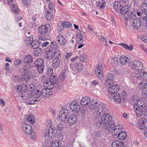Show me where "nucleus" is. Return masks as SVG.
<instances>
[{"label": "nucleus", "mask_w": 147, "mask_h": 147, "mask_svg": "<svg viewBox=\"0 0 147 147\" xmlns=\"http://www.w3.org/2000/svg\"><path fill=\"white\" fill-rule=\"evenodd\" d=\"M95 105H89V108L94 111L93 114V117L95 119H97L101 117V121H98L96 123L97 129L99 127H103L105 124L111 123L112 121V117L107 113L108 111L106 106L102 103L98 104L95 102Z\"/></svg>", "instance_id": "obj_1"}, {"label": "nucleus", "mask_w": 147, "mask_h": 147, "mask_svg": "<svg viewBox=\"0 0 147 147\" xmlns=\"http://www.w3.org/2000/svg\"><path fill=\"white\" fill-rule=\"evenodd\" d=\"M41 91L37 89L33 90L31 92V94L26 93L21 96V98L22 99L27 100L26 103L28 104H34L39 101L41 98Z\"/></svg>", "instance_id": "obj_2"}, {"label": "nucleus", "mask_w": 147, "mask_h": 147, "mask_svg": "<svg viewBox=\"0 0 147 147\" xmlns=\"http://www.w3.org/2000/svg\"><path fill=\"white\" fill-rule=\"evenodd\" d=\"M56 54L52 61L53 67L55 69H57L60 66V60L61 59V52H59Z\"/></svg>", "instance_id": "obj_3"}, {"label": "nucleus", "mask_w": 147, "mask_h": 147, "mask_svg": "<svg viewBox=\"0 0 147 147\" xmlns=\"http://www.w3.org/2000/svg\"><path fill=\"white\" fill-rule=\"evenodd\" d=\"M131 69L137 71H140L143 68L142 62L139 60L133 61L130 65Z\"/></svg>", "instance_id": "obj_4"}, {"label": "nucleus", "mask_w": 147, "mask_h": 147, "mask_svg": "<svg viewBox=\"0 0 147 147\" xmlns=\"http://www.w3.org/2000/svg\"><path fill=\"white\" fill-rule=\"evenodd\" d=\"M43 64V60L41 58L37 59L34 62L35 65L37 67V69L39 74H42L44 68Z\"/></svg>", "instance_id": "obj_5"}, {"label": "nucleus", "mask_w": 147, "mask_h": 147, "mask_svg": "<svg viewBox=\"0 0 147 147\" xmlns=\"http://www.w3.org/2000/svg\"><path fill=\"white\" fill-rule=\"evenodd\" d=\"M15 89L19 93L21 94V97L22 95L24 96V94H26V93H28L26 92L28 87L26 84L17 85L15 86Z\"/></svg>", "instance_id": "obj_6"}, {"label": "nucleus", "mask_w": 147, "mask_h": 147, "mask_svg": "<svg viewBox=\"0 0 147 147\" xmlns=\"http://www.w3.org/2000/svg\"><path fill=\"white\" fill-rule=\"evenodd\" d=\"M44 132L43 135L45 137L48 136L49 138L52 139L55 137L56 131L53 128H47L43 131Z\"/></svg>", "instance_id": "obj_7"}, {"label": "nucleus", "mask_w": 147, "mask_h": 147, "mask_svg": "<svg viewBox=\"0 0 147 147\" xmlns=\"http://www.w3.org/2000/svg\"><path fill=\"white\" fill-rule=\"evenodd\" d=\"M61 52L59 51H53L51 49H49L45 52V57L47 59L49 60L52 59L54 56L57 55L56 53Z\"/></svg>", "instance_id": "obj_8"}, {"label": "nucleus", "mask_w": 147, "mask_h": 147, "mask_svg": "<svg viewBox=\"0 0 147 147\" xmlns=\"http://www.w3.org/2000/svg\"><path fill=\"white\" fill-rule=\"evenodd\" d=\"M142 18L140 17L136 18L135 19L132 23V26L135 29H138L141 26H145L144 24H142L143 20H142Z\"/></svg>", "instance_id": "obj_9"}, {"label": "nucleus", "mask_w": 147, "mask_h": 147, "mask_svg": "<svg viewBox=\"0 0 147 147\" xmlns=\"http://www.w3.org/2000/svg\"><path fill=\"white\" fill-rule=\"evenodd\" d=\"M108 87L109 88L108 89V92L111 95H113L116 94L115 93H117V92L119 90V86L116 84L114 85H112V86L109 85Z\"/></svg>", "instance_id": "obj_10"}, {"label": "nucleus", "mask_w": 147, "mask_h": 147, "mask_svg": "<svg viewBox=\"0 0 147 147\" xmlns=\"http://www.w3.org/2000/svg\"><path fill=\"white\" fill-rule=\"evenodd\" d=\"M69 114L68 110L65 109H63L59 113V118L61 121H64L67 119L66 117Z\"/></svg>", "instance_id": "obj_11"}, {"label": "nucleus", "mask_w": 147, "mask_h": 147, "mask_svg": "<svg viewBox=\"0 0 147 147\" xmlns=\"http://www.w3.org/2000/svg\"><path fill=\"white\" fill-rule=\"evenodd\" d=\"M115 77L112 73L108 74L106 78V82L109 83L110 85H114L115 82L114 80Z\"/></svg>", "instance_id": "obj_12"}, {"label": "nucleus", "mask_w": 147, "mask_h": 147, "mask_svg": "<svg viewBox=\"0 0 147 147\" xmlns=\"http://www.w3.org/2000/svg\"><path fill=\"white\" fill-rule=\"evenodd\" d=\"M70 107L72 111L76 113L78 112L80 110V107L79 105L75 101H72L70 103Z\"/></svg>", "instance_id": "obj_13"}, {"label": "nucleus", "mask_w": 147, "mask_h": 147, "mask_svg": "<svg viewBox=\"0 0 147 147\" xmlns=\"http://www.w3.org/2000/svg\"><path fill=\"white\" fill-rule=\"evenodd\" d=\"M123 128V126L119 124H116L112 132L114 135L118 136L119 134L122 131Z\"/></svg>", "instance_id": "obj_14"}, {"label": "nucleus", "mask_w": 147, "mask_h": 147, "mask_svg": "<svg viewBox=\"0 0 147 147\" xmlns=\"http://www.w3.org/2000/svg\"><path fill=\"white\" fill-rule=\"evenodd\" d=\"M22 129L24 133L27 135L29 134L31 131H32V126L27 123L23 124L22 126Z\"/></svg>", "instance_id": "obj_15"}, {"label": "nucleus", "mask_w": 147, "mask_h": 147, "mask_svg": "<svg viewBox=\"0 0 147 147\" xmlns=\"http://www.w3.org/2000/svg\"><path fill=\"white\" fill-rule=\"evenodd\" d=\"M116 124H115V123L112 122V121L111 123L105 124L104 125V127H99V128H100L102 129H105L109 131H112V130H113Z\"/></svg>", "instance_id": "obj_16"}, {"label": "nucleus", "mask_w": 147, "mask_h": 147, "mask_svg": "<svg viewBox=\"0 0 147 147\" xmlns=\"http://www.w3.org/2000/svg\"><path fill=\"white\" fill-rule=\"evenodd\" d=\"M109 97L110 98L113 99L115 101L118 103H120L121 100L120 95L119 93H117L113 95L109 94Z\"/></svg>", "instance_id": "obj_17"}, {"label": "nucleus", "mask_w": 147, "mask_h": 147, "mask_svg": "<svg viewBox=\"0 0 147 147\" xmlns=\"http://www.w3.org/2000/svg\"><path fill=\"white\" fill-rule=\"evenodd\" d=\"M134 108L138 117H140L142 114H143V108L138 106V105H136V104H134Z\"/></svg>", "instance_id": "obj_18"}, {"label": "nucleus", "mask_w": 147, "mask_h": 147, "mask_svg": "<svg viewBox=\"0 0 147 147\" xmlns=\"http://www.w3.org/2000/svg\"><path fill=\"white\" fill-rule=\"evenodd\" d=\"M56 40L58 43L61 46H63L66 42L65 38L61 34H59L57 36Z\"/></svg>", "instance_id": "obj_19"}, {"label": "nucleus", "mask_w": 147, "mask_h": 147, "mask_svg": "<svg viewBox=\"0 0 147 147\" xmlns=\"http://www.w3.org/2000/svg\"><path fill=\"white\" fill-rule=\"evenodd\" d=\"M78 120L77 116L74 114L71 115L68 117V123L70 125L75 123Z\"/></svg>", "instance_id": "obj_20"}, {"label": "nucleus", "mask_w": 147, "mask_h": 147, "mask_svg": "<svg viewBox=\"0 0 147 147\" xmlns=\"http://www.w3.org/2000/svg\"><path fill=\"white\" fill-rule=\"evenodd\" d=\"M138 87L140 90H142V94L147 96V83L144 84L140 82Z\"/></svg>", "instance_id": "obj_21"}, {"label": "nucleus", "mask_w": 147, "mask_h": 147, "mask_svg": "<svg viewBox=\"0 0 147 147\" xmlns=\"http://www.w3.org/2000/svg\"><path fill=\"white\" fill-rule=\"evenodd\" d=\"M30 38L31 39L29 43L31 45L32 48L34 49H36L37 50L39 49V44L38 41L33 40V39L31 38V37Z\"/></svg>", "instance_id": "obj_22"}, {"label": "nucleus", "mask_w": 147, "mask_h": 147, "mask_svg": "<svg viewBox=\"0 0 147 147\" xmlns=\"http://www.w3.org/2000/svg\"><path fill=\"white\" fill-rule=\"evenodd\" d=\"M49 28L46 25H42L38 28V32L40 34H44L47 33Z\"/></svg>", "instance_id": "obj_23"}, {"label": "nucleus", "mask_w": 147, "mask_h": 147, "mask_svg": "<svg viewBox=\"0 0 147 147\" xmlns=\"http://www.w3.org/2000/svg\"><path fill=\"white\" fill-rule=\"evenodd\" d=\"M90 102V98L89 97L84 96L80 100V104L83 106L87 105Z\"/></svg>", "instance_id": "obj_24"}, {"label": "nucleus", "mask_w": 147, "mask_h": 147, "mask_svg": "<svg viewBox=\"0 0 147 147\" xmlns=\"http://www.w3.org/2000/svg\"><path fill=\"white\" fill-rule=\"evenodd\" d=\"M52 92L50 90L47 88H44L41 91V94L42 96L48 97L52 94Z\"/></svg>", "instance_id": "obj_25"}, {"label": "nucleus", "mask_w": 147, "mask_h": 147, "mask_svg": "<svg viewBox=\"0 0 147 147\" xmlns=\"http://www.w3.org/2000/svg\"><path fill=\"white\" fill-rule=\"evenodd\" d=\"M138 16L142 18V20H143L142 24H144L145 26L147 23V14L146 13H140V12H138L137 13Z\"/></svg>", "instance_id": "obj_26"}, {"label": "nucleus", "mask_w": 147, "mask_h": 147, "mask_svg": "<svg viewBox=\"0 0 147 147\" xmlns=\"http://www.w3.org/2000/svg\"><path fill=\"white\" fill-rule=\"evenodd\" d=\"M135 14L131 11H129L124 14V18L123 19L126 21L130 20L135 16Z\"/></svg>", "instance_id": "obj_27"}, {"label": "nucleus", "mask_w": 147, "mask_h": 147, "mask_svg": "<svg viewBox=\"0 0 147 147\" xmlns=\"http://www.w3.org/2000/svg\"><path fill=\"white\" fill-rule=\"evenodd\" d=\"M146 100L144 99L140 98L138 100L136 105H138V106L143 108L146 106Z\"/></svg>", "instance_id": "obj_28"}, {"label": "nucleus", "mask_w": 147, "mask_h": 147, "mask_svg": "<svg viewBox=\"0 0 147 147\" xmlns=\"http://www.w3.org/2000/svg\"><path fill=\"white\" fill-rule=\"evenodd\" d=\"M113 7L117 12L120 11V12L122 7V6L121 3L118 1H116L114 3Z\"/></svg>", "instance_id": "obj_29"}, {"label": "nucleus", "mask_w": 147, "mask_h": 147, "mask_svg": "<svg viewBox=\"0 0 147 147\" xmlns=\"http://www.w3.org/2000/svg\"><path fill=\"white\" fill-rule=\"evenodd\" d=\"M32 77L30 75L24 73L21 76V81H25L27 83L28 82V80L31 79Z\"/></svg>", "instance_id": "obj_30"}, {"label": "nucleus", "mask_w": 147, "mask_h": 147, "mask_svg": "<svg viewBox=\"0 0 147 147\" xmlns=\"http://www.w3.org/2000/svg\"><path fill=\"white\" fill-rule=\"evenodd\" d=\"M33 58L30 55L26 56L24 59V63L30 64L33 62Z\"/></svg>", "instance_id": "obj_31"}, {"label": "nucleus", "mask_w": 147, "mask_h": 147, "mask_svg": "<svg viewBox=\"0 0 147 147\" xmlns=\"http://www.w3.org/2000/svg\"><path fill=\"white\" fill-rule=\"evenodd\" d=\"M130 6L126 5L122 7L120 13L122 14H125L129 11Z\"/></svg>", "instance_id": "obj_32"}, {"label": "nucleus", "mask_w": 147, "mask_h": 147, "mask_svg": "<svg viewBox=\"0 0 147 147\" xmlns=\"http://www.w3.org/2000/svg\"><path fill=\"white\" fill-rule=\"evenodd\" d=\"M75 71L77 72H81L84 69L83 65L80 63H76L75 65Z\"/></svg>", "instance_id": "obj_33"}, {"label": "nucleus", "mask_w": 147, "mask_h": 147, "mask_svg": "<svg viewBox=\"0 0 147 147\" xmlns=\"http://www.w3.org/2000/svg\"><path fill=\"white\" fill-rule=\"evenodd\" d=\"M123 144L122 142L115 140L112 142V147H122L123 146Z\"/></svg>", "instance_id": "obj_34"}, {"label": "nucleus", "mask_w": 147, "mask_h": 147, "mask_svg": "<svg viewBox=\"0 0 147 147\" xmlns=\"http://www.w3.org/2000/svg\"><path fill=\"white\" fill-rule=\"evenodd\" d=\"M119 59L120 63L123 65H125L127 62L128 58L125 55H122L121 57Z\"/></svg>", "instance_id": "obj_35"}, {"label": "nucleus", "mask_w": 147, "mask_h": 147, "mask_svg": "<svg viewBox=\"0 0 147 147\" xmlns=\"http://www.w3.org/2000/svg\"><path fill=\"white\" fill-rule=\"evenodd\" d=\"M119 140H122L125 139L127 136V133L124 131H122L117 136Z\"/></svg>", "instance_id": "obj_36"}, {"label": "nucleus", "mask_w": 147, "mask_h": 147, "mask_svg": "<svg viewBox=\"0 0 147 147\" xmlns=\"http://www.w3.org/2000/svg\"><path fill=\"white\" fill-rule=\"evenodd\" d=\"M38 38L40 40L44 41L49 39L50 37L48 34L47 33L42 34H39L38 36Z\"/></svg>", "instance_id": "obj_37"}, {"label": "nucleus", "mask_w": 147, "mask_h": 147, "mask_svg": "<svg viewBox=\"0 0 147 147\" xmlns=\"http://www.w3.org/2000/svg\"><path fill=\"white\" fill-rule=\"evenodd\" d=\"M50 82L55 84L57 83L58 82L57 78L55 76L51 75L49 78Z\"/></svg>", "instance_id": "obj_38"}, {"label": "nucleus", "mask_w": 147, "mask_h": 147, "mask_svg": "<svg viewBox=\"0 0 147 147\" xmlns=\"http://www.w3.org/2000/svg\"><path fill=\"white\" fill-rule=\"evenodd\" d=\"M67 69L64 68L61 71V75L60 76V78L61 80H64L66 78V75L67 73L68 72Z\"/></svg>", "instance_id": "obj_39"}, {"label": "nucleus", "mask_w": 147, "mask_h": 147, "mask_svg": "<svg viewBox=\"0 0 147 147\" xmlns=\"http://www.w3.org/2000/svg\"><path fill=\"white\" fill-rule=\"evenodd\" d=\"M120 45L124 49L131 51L133 49L134 47L133 45H130L129 46L127 44L124 43H121Z\"/></svg>", "instance_id": "obj_40"}, {"label": "nucleus", "mask_w": 147, "mask_h": 147, "mask_svg": "<svg viewBox=\"0 0 147 147\" xmlns=\"http://www.w3.org/2000/svg\"><path fill=\"white\" fill-rule=\"evenodd\" d=\"M26 120L31 124H34L35 122V119L33 115L32 114L28 115L26 118Z\"/></svg>", "instance_id": "obj_41"}, {"label": "nucleus", "mask_w": 147, "mask_h": 147, "mask_svg": "<svg viewBox=\"0 0 147 147\" xmlns=\"http://www.w3.org/2000/svg\"><path fill=\"white\" fill-rule=\"evenodd\" d=\"M51 49L54 50H56L58 47V45L55 41H53L51 42L50 45Z\"/></svg>", "instance_id": "obj_42"}, {"label": "nucleus", "mask_w": 147, "mask_h": 147, "mask_svg": "<svg viewBox=\"0 0 147 147\" xmlns=\"http://www.w3.org/2000/svg\"><path fill=\"white\" fill-rule=\"evenodd\" d=\"M141 9L142 11L140 13H146L147 11V4L146 3H143L141 6Z\"/></svg>", "instance_id": "obj_43"}, {"label": "nucleus", "mask_w": 147, "mask_h": 147, "mask_svg": "<svg viewBox=\"0 0 147 147\" xmlns=\"http://www.w3.org/2000/svg\"><path fill=\"white\" fill-rule=\"evenodd\" d=\"M60 145H61L60 142L58 140H55L52 142L51 146L52 147H58Z\"/></svg>", "instance_id": "obj_44"}, {"label": "nucleus", "mask_w": 147, "mask_h": 147, "mask_svg": "<svg viewBox=\"0 0 147 147\" xmlns=\"http://www.w3.org/2000/svg\"><path fill=\"white\" fill-rule=\"evenodd\" d=\"M47 13H46V18L48 20H50L51 19L53 16V12L47 10Z\"/></svg>", "instance_id": "obj_45"}, {"label": "nucleus", "mask_w": 147, "mask_h": 147, "mask_svg": "<svg viewBox=\"0 0 147 147\" xmlns=\"http://www.w3.org/2000/svg\"><path fill=\"white\" fill-rule=\"evenodd\" d=\"M95 73L97 77H98L100 80H103V77L102 71V72H100V71L98 72L97 71H95Z\"/></svg>", "instance_id": "obj_46"}, {"label": "nucleus", "mask_w": 147, "mask_h": 147, "mask_svg": "<svg viewBox=\"0 0 147 147\" xmlns=\"http://www.w3.org/2000/svg\"><path fill=\"white\" fill-rule=\"evenodd\" d=\"M56 129L59 131H61L63 128V125L60 123H58L56 125L55 127Z\"/></svg>", "instance_id": "obj_47"}, {"label": "nucleus", "mask_w": 147, "mask_h": 147, "mask_svg": "<svg viewBox=\"0 0 147 147\" xmlns=\"http://www.w3.org/2000/svg\"><path fill=\"white\" fill-rule=\"evenodd\" d=\"M13 7H12L11 8V9L12 11V12L15 13H17L19 11L18 7L17 6V5L16 4H13Z\"/></svg>", "instance_id": "obj_48"}, {"label": "nucleus", "mask_w": 147, "mask_h": 147, "mask_svg": "<svg viewBox=\"0 0 147 147\" xmlns=\"http://www.w3.org/2000/svg\"><path fill=\"white\" fill-rule=\"evenodd\" d=\"M63 23L62 22L60 21L59 22L58 24V30L61 32L62 31L64 27Z\"/></svg>", "instance_id": "obj_49"}, {"label": "nucleus", "mask_w": 147, "mask_h": 147, "mask_svg": "<svg viewBox=\"0 0 147 147\" xmlns=\"http://www.w3.org/2000/svg\"><path fill=\"white\" fill-rule=\"evenodd\" d=\"M119 59L117 57H113L111 59V62L113 64H118Z\"/></svg>", "instance_id": "obj_50"}, {"label": "nucleus", "mask_w": 147, "mask_h": 147, "mask_svg": "<svg viewBox=\"0 0 147 147\" xmlns=\"http://www.w3.org/2000/svg\"><path fill=\"white\" fill-rule=\"evenodd\" d=\"M78 56L79 60H80L83 62L85 61L86 60V58L84 55H82L81 54L79 55Z\"/></svg>", "instance_id": "obj_51"}, {"label": "nucleus", "mask_w": 147, "mask_h": 147, "mask_svg": "<svg viewBox=\"0 0 147 147\" xmlns=\"http://www.w3.org/2000/svg\"><path fill=\"white\" fill-rule=\"evenodd\" d=\"M95 71H97L98 72H102V65L99 63L96 66V70Z\"/></svg>", "instance_id": "obj_52"}, {"label": "nucleus", "mask_w": 147, "mask_h": 147, "mask_svg": "<svg viewBox=\"0 0 147 147\" xmlns=\"http://www.w3.org/2000/svg\"><path fill=\"white\" fill-rule=\"evenodd\" d=\"M64 27L65 28L71 27V24L68 22L65 21L63 22Z\"/></svg>", "instance_id": "obj_53"}, {"label": "nucleus", "mask_w": 147, "mask_h": 147, "mask_svg": "<svg viewBox=\"0 0 147 147\" xmlns=\"http://www.w3.org/2000/svg\"><path fill=\"white\" fill-rule=\"evenodd\" d=\"M63 134L61 132L57 135V137L58 139L59 140V141L62 140L63 138Z\"/></svg>", "instance_id": "obj_54"}, {"label": "nucleus", "mask_w": 147, "mask_h": 147, "mask_svg": "<svg viewBox=\"0 0 147 147\" xmlns=\"http://www.w3.org/2000/svg\"><path fill=\"white\" fill-rule=\"evenodd\" d=\"M76 39L78 40L79 38H82V36L81 32L80 30H78L76 32Z\"/></svg>", "instance_id": "obj_55"}, {"label": "nucleus", "mask_w": 147, "mask_h": 147, "mask_svg": "<svg viewBox=\"0 0 147 147\" xmlns=\"http://www.w3.org/2000/svg\"><path fill=\"white\" fill-rule=\"evenodd\" d=\"M140 75V79H144L147 76V74L145 72L141 71Z\"/></svg>", "instance_id": "obj_56"}, {"label": "nucleus", "mask_w": 147, "mask_h": 147, "mask_svg": "<svg viewBox=\"0 0 147 147\" xmlns=\"http://www.w3.org/2000/svg\"><path fill=\"white\" fill-rule=\"evenodd\" d=\"M54 5L53 3L52 2H50L49 4V9L48 10L49 11H52L54 9Z\"/></svg>", "instance_id": "obj_57"}, {"label": "nucleus", "mask_w": 147, "mask_h": 147, "mask_svg": "<svg viewBox=\"0 0 147 147\" xmlns=\"http://www.w3.org/2000/svg\"><path fill=\"white\" fill-rule=\"evenodd\" d=\"M146 124H144L140 122L138 124L139 128L141 129H144L146 127Z\"/></svg>", "instance_id": "obj_58"}, {"label": "nucleus", "mask_w": 147, "mask_h": 147, "mask_svg": "<svg viewBox=\"0 0 147 147\" xmlns=\"http://www.w3.org/2000/svg\"><path fill=\"white\" fill-rule=\"evenodd\" d=\"M50 85L49 86H46L47 87V89L49 90H50L51 91V90L53 89L54 87V83H53L52 82H50Z\"/></svg>", "instance_id": "obj_59"}, {"label": "nucleus", "mask_w": 147, "mask_h": 147, "mask_svg": "<svg viewBox=\"0 0 147 147\" xmlns=\"http://www.w3.org/2000/svg\"><path fill=\"white\" fill-rule=\"evenodd\" d=\"M122 98L124 100H127V98L126 97V92L125 91H123L122 93Z\"/></svg>", "instance_id": "obj_60"}, {"label": "nucleus", "mask_w": 147, "mask_h": 147, "mask_svg": "<svg viewBox=\"0 0 147 147\" xmlns=\"http://www.w3.org/2000/svg\"><path fill=\"white\" fill-rule=\"evenodd\" d=\"M21 62V60L20 59H19L15 61L13 65L15 66L20 65Z\"/></svg>", "instance_id": "obj_61"}, {"label": "nucleus", "mask_w": 147, "mask_h": 147, "mask_svg": "<svg viewBox=\"0 0 147 147\" xmlns=\"http://www.w3.org/2000/svg\"><path fill=\"white\" fill-rule=\"evenodd\" d=\"M143 114L147 116V105L142 108Z\"/></svg>", "instance_id": "obj_62"}, {"label": "nucleus", "mask_w": 147, "mask_h": 147, "mask_svg": "<svg viewBox=\"0 0 147 147\" xmlns=\"http://www.w3.org/2000/svg\"><path fill=\"white\" fill-rule=\"evenodd\" d=\"M72 55V54L70 52H67L65 54V57L67 59H69L71 56Z\"/></svg>", "instance_id": "obj_63"}, {"label": "nucleus", "mask_w": 147, "mask_h": 147, "mask_svg": "<svg viewBox=\"0 0 147 147\" xmlns=\"http://www.w3.org/2000/svg\"><path fill=\"white\" fill-rule=\"evenodd\" d=\"M29 69L30 67H26V66H25V67L24 68H22L20 70V71L22 72V73L24 72V73H25V72H26L28 70H29Z\"/></svg>", "instance_id": "obj_64"}]
</instances>
